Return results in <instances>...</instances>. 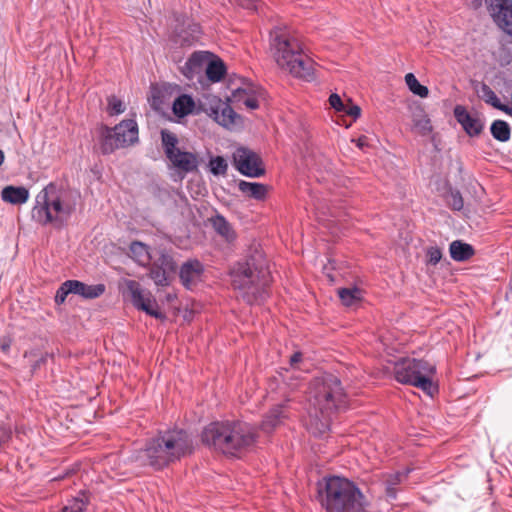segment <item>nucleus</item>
Here are the masks:
<instances>
[{
    "label": "nucleus",
    "mask_w": 512,
    "mask_h": 512,
    "mask_svg": "<svg viewBox=\"0 0 512 512\" xmlns=\"http://www.w3.org/2000/svg\"><path fill=\"white\" fill-rule=\"evenodd\" d=\"M80 192L61 182H50L35 198L32 218L39 224L61 228L75 213Z\"/></svg>",
    "instance_id": "1"
},
{
    "label": "nucleus",
    "mask_w": 512,
    "mask_h": 512,
    "mask_svg": "<svg viewBox=\"0 0 512 512\" xmlns=\"http://www.w3.org/2000/svg\"><path fill=\"white\" fill-rule=\"evenodd\" d=\"M230 274L233 288L247 304H259L268 297L272 277L262 252L255 250L244 261L236 263Z\"/></svg>",
    "instance_id": "2"
},
{
    "label": "nucleus",
    "mask_w": 512,
    "mask_h": 512,
    "mask_svg": "<svg viewBox=\"0 0 512 512\" xmlns=\"http://www.w3.org/2000/svg\"><path fill=\"white\" fill-rule=\"evenodd\" d=\"M201 438L215 450L235 456L255 444L257 432L252 425L242 421L212 422L204 428Z\"/></svg>",
    "instance_id": "3"
},
{
    "label": "nucleus",
    "mask_w": 512,
    "mask_h": 512,
    "mask_svg": "<svg viewBox=\"0 0 512 512\" xmlns=\"http://www.w3.org/2000/svg\"><path fill=\"white\" fill-rule=\"evenodd\" d=\"M318 501L327 512H366L365 497L350 480L324 477L317 483Z\"/></svg>",
    "instance_id": "4"
},
{
    "label": "nucleus",
    "mask_w": 512,
    "mask_h": 512,
    "mask_svg": "<svg viewBox=\"0 0 512 512\" xmlns=\"http://www.w3.org/2000/svg\"><path fill=\"white\" fill-rule=\"evenodd\" d=\"M274 58L282 69L287 70L292 76L307 82H312L315 77V62L309 57L300 41L287 33L276 35L272 42Z\"/></svg>",
    "instance_id": "5"
},
{
    "label": "nucleus",
    "mask_w": 512,
    "mask_h": 512,
    "mask_svg": "<svg viewBox=\"0 0 512 512\" xmlns=\"http://www.w3.org/2000/svg\"><path fill=\"white\" fill-rule=\"evenodd\" d=\"M309 401L325 419L344 410L348 403L341 380L330 373L315 377L310 382Z\"/></svg>",
    "instance_id": "6"
},
{
    "label": "nucleus",
    "mask_w": 512,
    "mask_h": 512,
    "mask_svg": "<svg viewBox=\"0 0 512 512\" xmlns=\"http://www.w3.org/2000/svg\"><path fill=\"white\" fill-rule=\"evenodd\" d=\"M435 372L436 367L432 363L409 357L398 360L393 367L394 377L399 383L417 387L430 396L437 391L432 381Z\"/></svg>",
    "instance_id": "7"
},
{
    "label": "nucleus",
    "mask_w": 512,
    "mask_h": 512,
    "mask_svg": "<svg viewBox=\"0 0 512 512\" xmlns=\"http://www.w3.org/2000/svg\"><path fill=\"white\" fill-rule=\"evenodd\" d=\"M138 141V125L135 120L127 119L110 128L106 125L99 130V146L104 155L133 145Z\"/></svg>",
    "instance_id": "8"
},
{
    "label": "nucleus",
    "mask_w": 512,
    "mask_h": 512,
    "mask_svg": "<svg viewBox=\"0 0 512 512\" xmlns=\"http://www.w3.org/2000/svg\"><path fill=\"white\" fill-rule=\"evenodd\" d=\"M158 437L172 463L192 452L193 441L182 429L168 430L160 433Z\"/></svg>",
    "instance_id": "9"
},
{
    "label": "nucleus",
    "mask_w": 512,
    "mask_h": 512,
    "mask_svg": "<svg viewBox=\"0 0 512 512\" xmlns=\"http://www.w3.org/2000/svg\"><path fill=\"white\" fill-rule=\"evenodd\" d=\"M124 285L130 297V301L135 308L144 311L146 314L156 319H163L165 317L164 314L159 311L158 304L151 293L144 290L139 282L125 279Z\"/></svg>",
    "instance_id": "10"
},
{
    "label": "nucleus",
    "mask_w": 512,
    "mask_h": 512,
    "mask_svg": "<svg viewBox=\"0 0 512 512\" xmlns=\"http://www.w3.org/2000/svg\"><path fill=\"white\" fill-rule=\"evenodd\" d=\"M148 266V277L156 286L166 287L170 285L177 265L172 255L166 249H160L158 257L153 262H150Z\"/></svg>",
    "instance_id": "11"
},
{
    "label": "nucleus",
    "mask_w": 512,
    "mask_h": 512,
    "mask_svg": "<svg viewBox=\"0 0 512 512\" xmlns=\"http://www.w3.org/2000/svg\"><path fill=\"white\" fill-rule=\"evenodd\" d=\"M485 4L494 23L512 43V0H485Z\"/></svg>",
    "instance_id": "12"
},
{
    "label": "nucleus",
    "mask_w": 512,
    "mask_h": 512,
    "mask_svg": "<svg viewBox=\"0 0 512 512\" xmlns=\"http://www.w3.org/2000/svg\"><path fill=\"white\" fill-rule=\"evenodd\" d=\"M233 159L236 169L242 175L257 178L265 173L260 157L249 149H237L233 155Z\"/></svg>",
    "instance_id": "13"
},
{
    "label": "nucleus",
    "mask_w": 512,
    "mask_h": 512,
    "mask_svg": "<svg viewBox=\"0 0 512 512\" xmlns=\"http://www.w3.org/2000/svg\"><path fill=\"white\" fill-rule=\"evenodd\" d=\"M201 35L200 25L191 20H186L175 27L172 41L181 47H191L200 41Z\"/></svg>",
    "instance_id": "14"
},
{
    "label": "nucleus",
    "mask_w": 512,
    "mask_h": 512,
    "mask_svg": "<svg viewBox=\"0 0 512 512\" xmlns=\"http://www.w3.org/2000/svg\"><path fill=\"white\" fill-rule=\"evenodd\" d=\"M143 452L148 464L156 470L172 463L158 436L147 441Z\"/></svg>",
    "instance_id": "15"
},
{
    "label": "nucleus",
    "mask_w": 512,
    "mask_h": 512,
    "mask_svg": "<svg viewBox=\"0 0 512 512\" xmlns=\"http://www.w3.org/2000/svg\"><path fill=\"white\" fill-rule=\"evenodd\" d=\"M166 158L182 178L186 174L193 173L198 170L199 160L195 153L179 149L171 155H168Z\"/></svg>",
    "instance_id": "16"
},
{
    "label": "nucleus",
    "mask_w": 512,
    "mask_h": 512,
    "mask_svg": "<svg viewBox=\"0 0 512 512\" xmlns=\"http://www.w3.org/2000/svg\"><path fill=\"white\" fill-rule=\"evenodd\" d=\"M453 113L455 119L468 136L477 137L482 133L484 122L478 116L470 114L466 107L456 105Z\"/></svg>",
    "instance_id": "17"
},
{
    "label": "nucleus",
    "mask_w": 512,
    "mask_h": 512,
    "mask_svg": "<svg viewBox=\"0 0 512 512\" xmlns=\"http://www.w3.org/2000/svg\"><path fill=\"white\" fill-rule=\"evenodd\" d=\"M210 110L209 115L212 116L219 125L226 128L234 125L236 119L239 117L229 104L222 102L219 98L215 100V106H212Z\"/></svg>",
    "instance_id": "18"
},
{
    "label": "nucleus",
    "mask_w": 512,
    "mask_h": 512,
    "mask_svg": "<svg viewBox=\"0 0 512 512\" xmlns=\"http://www.w3.org/2000/svg\"><path fill=\"white\" fill-rule=\"evenodd\" d=\"M204 272L203 264L197 259H190L184 262L179 271V277L182 284L186 288H190L192 284L200 278Z\"/></svg>",
    "instance_id": "19"
},
{
    "label": "nucleus",
    "mask_w": 512,
    "mask_h": 512,
    "mask_svg": "<svg viewBox=\"0 0 512 512\" xmlns=\"http://www.w3.org/2000/svg\"><path fill=\"white\" fill-rule=\"evenodd\" d=\"M287 417L286 407L283 404L273 406L264 416L260 428L265 433H271L282 424Z\"/></svg>",
    "instance_id": "20"
},
{
    "label": "nucleus",
    "mask_w": 512,
    "mask_h": 512,
    "mask_svg": "<svg viewBox=\"0 0 512 512\" xmlns=\"http://www.w3.org/2000/svg\"><path fill=\"white\" fill-rule=\"evenodd\" d=\"M411 118L413 126L421 136L430 134L433 130L431 120L420 105L411 107Z\"/></svg>",
    "instance_id": "21"
},
{
    "label": "nucleus",
    "mask_w": 512,
    "mask_h": 512,
    "mask_svg": "<svg viewBox=\"0 0 512 512\" xmlns=\"http://www.w3.org/2000/svg\"><path fill=\"white\" fill-rule=\"evenodd\" d=\"M71 288L73 294L80 295L85 299H95L100 297L105 292L104 284L87 285L78 280H71Z\"/></svg>",
    "instance_id": "22"
},
{
    "label": "nucleus",
    "mask_w": 512,
    "mask_h": 512,
    "mask_svg": "<svg viewBox=\"0 0 512 512\" xmlns=\"http://www.w3.org/2000/svg\"><path fill=\"white\" fill-rule=\"evenodd\" d=\"M1 198L14 205L23 204L29 198V191L24 186H6L1 191Z\"/></svg>",
    "instance_id": "23"
},
{
    "label": "nucleus",
    "mask_w": 512,
    "mask_h": 512,
    "mask_svg": "<svg viewBox=\"0 0 512 512\" xmlns=\"http://www.w3.org/2000/svg\"><path fill=\"white\" fill-rule=\"evenodd\" d=\"M238 189L241 191L245 196L258 200L263 201L268 193V186L262 183H256V182H248L241 180L238 183Z\"/></svg>",
    "instance_id": "24"
},
{
    "label": "nucleus",
    "mask_w": 512,
    "mask_h": 512,
    "mask_svg": "<svg viewBox=\"0 0 512 512\" xmlns=\"http://www.w3.org/2000/svg\"><path fill=\"white\" fill-rule=\"evenodd\" d=\"M207 52L197 51L192 53V55L189 57V59L186 61L183 72L184 74L192 78L194 74L199 73L205 63L208 64L209 58H208Z\"/></svg>",
    "instance_id": "25"
},
{
    "label": "nucleus",
    "mask_w": 512,
    "mask_h": 512,
    "mask_svg": "<svg viewBox=\"0 0 512 512\" xmlns=\"http://www.w3.org/2000/svg\"><path fill=\"white\" fill-rule=\"evenodd\" d=\"M449 252L451 258L457 262L467 261L475 254L473 246L461 240L451 242Z\"/></svg>",
    "instance_id": "26"
},
{
    "label": "nucleus",
    "mask_w": 512,
    "mask_h": 512,
    "mask_svg": "<svg viewBox=\"0 0 512 512\" xmlns=\"http://www.w3.org/2000/svg\"><path fill=\"white\" fill-rule=\"evenodd\" d=\"M129 250L131 258L141 266H148L152 261L149 247L140 241H133Z\"/></svg>",
    "instance_id": "27"
},
{
    "label": "nucleus",
    "mask_w": 512,
    "mask_h": 512,
    "mask_svg": "<svg viewBox=\"0 0 512 512\" xmlns=\"http://www.w3.org/2000/svg\"><path fill=\"white\" fill-rule=\"evenodd\" d=\"M212 226L215 231L221 235L226 241L231 242L236 238L235 231L231 224L225 219L224 216L217 214L211 219Z\"/></svg>",
    "instance_id": "28"
},
{
    "label": "nucleus",
    "mask_w": 512,
    "mask_h": 512,
    "mask_svg": "<svg viewBox=\"0 0 512 512\" xmlns=\"http://www.w3.org/2000/svg\"><path fill=\"white\" fill-rule=\"evenodd\" d=\"M194 106L195 103L192 97L190 95L183 94L174 100L172 111L177 117L183 118L192 112Z\"/></svg>",
    "instance_id": "29"
},
{
    "label": "nucleus",
    "mask_w": 512,
    "mask_h": 512,
    "mask_svg": "<svg viewBox=\"0 0 512 512\" xmlns=\"http://www.w3.org/2000/svg\"><path fill=\"white\" fill-rule=\"evenodd\" d=\"M490 132L492 136L500 142H507L511 137V128L504 120L493 121Z\"/></svg>",
    "instance_id": "30"
},
{
    "label": "nucleus",
    "mask_w": 512,
    "mask_h": 512,
    "mask_svg": "<svg viewBox=\"0 0 512 512\" xmlns=\"http://www.w3.org/2000/svg\"><path fill=\"white\" fill-rule=\"evenodd\" d=\"M338 296L345 306H352L362 299V291L358 287L340 288Z\"/></svg>",
    "instance_id": "31"
},
{
    "label": "nucleus",
    "mask_w": 512,
    "mask_h": 512,
    "mask_svg": "<svg viewBox=\"0 0 512 512\" xmlns=\"http://www.w3.org/2000/svg\"><path fill=\"white\" fill-rule=\"evenodd\" d=\"M161 142L166 157L180 149L177 136L169 130H161Z\"/></svg>",
    "instance_id": "32"
},
{
    "label": "nucleus",
    "mask_w": 512,
    "mask_h": 512,
    "mask_svg": "<svg viewBox=\"0 0 512 512\" xmlns=\"http://www.w3.org/2000/svg\"><path fill=\"white\" fill-rule=\"evenodd\" d=\"M226 72V67L221 60L209 61L206 67V76L212 82H219Z\"/></svg>",
    "instance_id": "33"
},
{
    "label": "nucleus",
    "mask_w": 512,
    "mask_h": 512,
    "mask_svg": "<svg viewBox=\"0 0 512 512\" xmlns=\"http://www.w3.org/2000/svg\"><path fill=\"white\" fill-rule=\"evenodd\" d=\"M405 82L408 86L409 90L421 98H425L429 94V90L426 86L419 83L417 78L413 73H408L405 75Z\"/></svg>",
    "instance_id": "34"
},
{
    "label": "nucleus",
    "mask_w": 512,
    "mask_h": 512,
    "mask_svg": "<svg viewBox=\"0 0 512 512\" xmlns=\"http://www.w3.org/2000/svg\"><path fill=\"white\" fill-rule=\"evenodd\" d=\"M447 205L454 211L463 209L464 201L459 190L450 188L445 195Z\"/></svg>",
    "instance_id": "35"
},
{
    "label": "nucleus",
    "mask_w": 512,
    "mask_h": 512,
    "mask_svg": "<svg viewBox=\"0 0 512 512\" xmlns=\"http://www.w3.org/2000/svg\"><path fill=\"white\" fill-rule=\"evenodd\" d=\"M149 102H150L152 109H154L155 111L163 110V108L165 106L164 92L157 87H152Z\"/></svg>",
    "instance_id": "36"
},
{
    "label": "nucleus",
    "mask_w": 512,
    "mask_h": 512,
    "mask_svg": "<svg viewBox=\"0 0 512 512\" xmlns=\"http://www.w3.org/2000/svg\"><path fill=\"white\" fill-rule=\"evenodd\" d=\"M209 169L213 175H225L228 169V165L223 157L216 156L210 159Z\"/></svg>",
    "instance_id": "37"
},
{
    "label": "nucleus",
    "mask_w": 512,
    "mask_h": 512,
    "mask_svg": "<svg viewBox=\"0 0 512 512\" xmlns=\"http://www.w3.org/2000/svg\"><path fill=\"white\" fill-rule=\"evenodd\" d=\"M482 98L487 104L498 109L502 104L496 93L485 83L481 86Z\"/></svg>",
    "instance_id": "38"
},
{
    "label": "nucleus",
    "mask_w": 512,
    "mask_h": 512,
    "mask_svg": "<svg viewBox=\"0 0 512 512\" xmlns=\"http://www.w3.org/2000/svg\"><path fill=\"white\" fill-rule=\"evenodd\" d=\"M71 287V280H66L60 285V287L56 291L54 298L56 304H63L66 300V297L71 293L73 294V290L70 289Z\"/></svg>",
    "instance_id": "39"
},
{
    "label": "nucleus",
    "mask_w": 512,
    "mask_h": 512,
    "mask_svg": "<svg viewBox=\"0 0 512 512\" xmlns=\"http://www.w3.org/2000/svg\"><path fill=\"white\" fill-rule=\"evenodd\" d=\"M125 107L123 102L118 99L116 96H110L108 98V112L110 115H118L123 113Z\"/></svg>",
    "instance_id": "40"
},
{
    "label": "nucleus",
    "mask_w": 512,
    "mask_h": 512,
    "mask_svg": "<svg viewBox=\"0 0 512 512\" xmlns=\"http://www.w3.org/2000/svg\"><path fill=\"white\" fill-rule=\"evenodd\" d=\"M342 112L350 117L355 121L357 120L361 115V108L358 105L353 104L351 100L348 101L344 105V109Z\"/></svg>",
    "instance_id": "41"
},
{
    "label": "nucleus",
    "mask_w": 512,
    "mask_h": 512,
    "mask_svg": "<svg viewBox=\"0 0 512 512\" xmlns=\"http://www.w3.org/2000/svg\"><path fill=\"white\" fill-rule=\"evenodd\" d=\"M427 263L431 265H436L440 262L442 258V252L438 247H430L427 250Z\"/></svg>",
    "instance_id": "42"
},
{
    "label": "nucleus",
    "mask_w": 512,
    "mask_h": 512,
    "mask_svg": "<svg viewBox=\"0 0 512 512\" xmlns=\"http://www.w3.org/2000/svg\"><path fill=\"white\" fill-rule=\"evenodd\" d=\"M329 104L332 108H334L338 112H342V110L344 109V105H345V103H343L341 97L336 93H332L329 96Z\"/></svg>",
    "instance_id": "43"
},
{
    "label": "nucleus",
    "mask_w": 512,
    "mask_h": 512,
    "mask_svg": "<svg viewBox=\"0 0 512 512\" xmlns=\"http://www.w3.org/2000/svg\"><path fill=\"white\" fill-rule=\"evenodd\" d=\"M406 476H407L406 474H403L400 472L391 474L387 478L386 484L396 487L402 481V478H404Z\"/></svg>",
    "instance_id": "44"
},
{
    "label": "nucleus",
    "mask_w": 512,
    "mask_h": 512,
    "mask_svg": "<svg viewBox=\"0 0 512 512\" xmlns=\"http://www.w3.org/2000/svg\"><path fill=\"white\" fill-rule=\"evenodd\" d=\"M236 4L246 9H256L259 0H232Z\"/></svg>",
    "instance_id": "45"
},
{
    "label": "nucleus",
    "mask_w": 512,
    "mask_h": 512,
    "mask_svg": "<svg viewBox=\"0 0 512 512\" xmlns=\"http://www.w3.org/2000/svg\"><path fill=\"white\" fill-rule=\"evenodd\" d=\"M244 104L250 109H257L259 107L258 100L251 97L246 98Z\"/></svg>",
    "instance_id": "46"
},
{
    "label": "nucleus",
    "mask_w": 512,
    "mask_h": 512,
    "mask_svg": "<svg viewBox=\"0 0 512 512\" xmlns=\"http://www.w3.org/2000/svg\"><path fill=\"white\" fill-rule=\"evenodd\" d=\"M11 346V340L8 338L0 339V348L4 353H7Z\"/></svg>",
    "instance_id": "47"
},
{
    "label": "nucleus",
    "mask_w": 512,
    "mask_h": 512,
    "mask_svg": "<svg viewBox=\"0 0 512 512\" xmlns=\"http://www.w3.org/2000/svg\"><path fill=\"white\" fill-rule=\"evenodd\" d=\"M302 353L301 352H295L291 355L290 357V365L293 367L295 366L297 363H299L301 360H302Z\"/></svg>",
    "instance_id": "48"
},
{
    "label": "nucleus",
    "mask_w": 512,
    "mask_h": 512,
    "mask_svg": "<svg viewBox=\"0 0 512 512\" xmlns=\"http://www.w3.org/2000/svg\"><path fill=\"white\" fill-rule=\"evenodd\" d=\"M386 494L389 498H396V487L386 484Z\"/></svg>",
    "instance_id": "49"
},
{
    "label": "nucleus",
    "mask_w": 512,
    "mask_h": 512,
    "mask_svg": "<svg viewBox=\"0 0 512 512\" xmlns=\"http://www.w3.org/2000/svg\"><path fill=\"white\" fill-rule=\"evenodd\" d=\"M498 110L512 116V107H510L508 105L501 104L500 107L498 108Z\"/></svg>",
    "instance_id": "50"
},
{
    "label": "nucleus",
    "mask_w": 512,
    "mask_h": 512,
    "mask_svg": "<svg viewBox=\"0 0 512 512\" xmlns=\"http://www.w3.org/2000/svg\"><path fill=\"white\" fill-rule=\"evenodd\" d=\"M356 145L359 147V148H363L364 146L367 145V138L365 136H361L359 137L357 140H356Z\"/></svg>",
    "instance_id": "51"
},
{
    "label": "nucleus",
    "mask_w": 512,
    "mask_h": 512,
    "mask_svg": "<svg viewBox=\"0 0 512 512\" xmlns=\"http://www.w3.org/2000/svg\"><path fill=\"white\" fill-rule=\"evenodd\" d=\"M242 93H244V94H245V93H246V90H245V89H241V88H237V89H235V90L233 91L232 95H233V97H234V98H237V97H239V96H240V94H242Z\"/></svg>",
    "instance_id": "52"
},
{
    "label": "nucleus",
    "mask_w": 512,
    "mask_h": 512,
    "mask_svg": "<svg viewBox=\"0 0 512 512\" xmlns=\"http://www.w3.org/2000/svg\"><path fill=\"white\" fill-rule=\"evenodd\" d=\"M47 356H48V354H46L45 356L41 357L38 361H36L33 368L35 369V368L39 367L42 363H44L46 361Z\"/></svg>",
    "instance_id": "53"
},
{
    "label": "nucleus",
    "mask_w": 512,
    "mask_h": 512,
    "mask_svg": "<svg viewBox=\"0 0 512 512\" xmlns=\"http://www.w3.org/2000/svg\"><path fill=\"white\" fill-rule=\"evenodd\" d=\"M5 155L4 152L0 149V166L4 163Z\"/></svg>",
    "instance_id": "54"
}]
</instances>
